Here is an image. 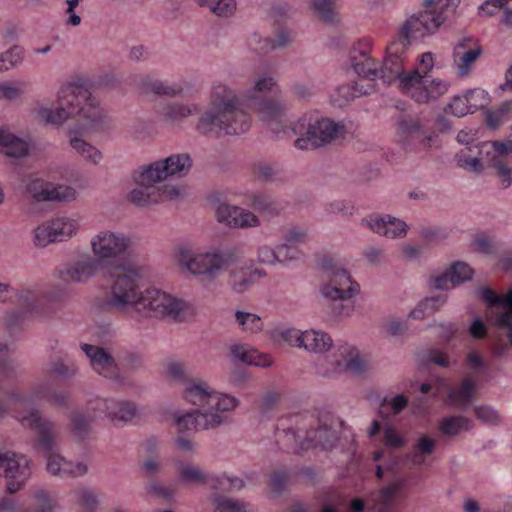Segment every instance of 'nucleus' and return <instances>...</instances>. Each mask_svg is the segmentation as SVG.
<instances>
[{
    "label": "nucleus",
    "mask_w": 512,
    "mask_h": 512,
    "mask_svg": "<svg viewBox=\"0 0 512 512\" xmlns=\"http://www.w3.org/2000/svg\"><path fill=\"white\" fill-rule=\"evenodd\" d=\"M64 290L56 287L39 293L34 287H24L15 293L17 308L6 313L4 321L8 328L20 326L25 320L40 317L50 312V306L60 303Z\"/></svg>",
    "instance_id": "f8f14e48"
},
{
    "label": "nucleus",
    "mask_w": 512,
    "mask_h": 512,
    "mask_svg": "<svg viewBox=\"0 0 512 512\" xmlns=\"http://www.w3.org/2000/svg\"><path fill=\"white\" fill-rule=\"evenodd\" d=\"M229 351L235 359L248 365L266 368L273 363V359L269 354L262 353L245 344H232L229 347Z\"/></svg>",
    "instance_id": "2f4dec72"
},
{
    "label": "nucleus",
    "mask_w": 512,
    "mask_h": 512,
    "mask_svg": "<svg viewBox=\"0 0 512 512\" xmlns=\"http://www.w3.org/2000/svg\"><path fill=\"white\" fill-rule=\"evenodd\" d=\"M466 364L471 371L458 385L447 387L448 402L457 408L467 407L476 398L481 376L488 370L484 360L476 352H470L467 355Z\"/></svg>",
    "instance_id": "dca6fc26"
},
{
    "label": "nucleus",
    "mask_w": 512,
    "mask_h": 512,
    "mask_svg": "<svg viewBox=\"0 0 512 512\" xmlns=\"http://www.w3.org/2000/svg\"><path fill=\"white\" fill-rule=\"evenodd\" d=\"M277 83L267 71L255 69L252 74V86L245 90L240 98L229 86L216 83L210 95L211 106L205 110L195 123V130L201 135H239L248 131L250 115L247 110L256 113L263 121H280L283 103L268 96Z\"/></svg>",
    "instance_id": "f257e3e1"
},
{
    "label": "nucleus",
    "mask_w": 512,
    "mask_h": 512,
    "mask_svg": "<svg viewBox=\"0 0 512 512\" xmlns=\"http://www.w3.org/2000/svg\"><path fill=\"white\" fill-rule=\"evenodd\" d=\"M424 6L425 10L418 15L411 16L389 43V55L407 54L411 38L434 33L445 22L444 16H439L438 11L426 6V2Z\"/></svg>",
    "instance_id": "2eb2a0df"
},
{
    "label": "nucleus",
    "mask_w": 512,
    "mask_h": 512,
    "mask_svg": "<svg viewBox=\"0 0 512 512\" xmlns=\"http://www.w3.org/2000/svg\"><path fill=\"white\" fill-rule=\"evenodd\" d=\"M323 269L319 286L321 296L331 303L336 316L349 317L355 309L354 298L360 292L359 284L338 261L331 257L321 260Z\"/></svg>",
    "instance_id": "9d476101"
},
{
    "label": "nucleus",
    "mask_w": 512,
    "mask_h": 512,
    "mask_svg": "<svg viewBox=\"0 0 512 512\" xmlns=\"http://www.w3.org/2000/svg\"><path fill=\"white\" fill-rule=\"evenodd\" d=\"M473 427V421L462 415L444 417L439 423V431L448 437L456 436L461 432L469 431Z\"/></svg>",
    "instance_id": "ea45409f"
},
{
    "label": "nucleus",
    "mask_w": 512,
    "mask_h": 512,
    "mask_svg": "<svg viewBox=\"0 0 512 512\" xmlns=\"http://www.w3.org/2000/svg\"><path fill=\"white\" fill-rule=\"evenodd\" d=\"M446 299V295L443 293L428 297L421 301L417 307L410 312L409 316L413 319H423L426 316L432 315L445 304Z\"/></svg>",
    "instance_id": "49530a36"
},
{
    "label": "nucleus",
    "mask_w": 512,
    "mask_h": 512,
    "mask_svg": "<svg viewBox=\"0 0 512 512\" xmlns=\"http://www.w3.org/2000/svg\"><path fill=\"white\" fill-rule=\"evenodd\" d=\"M371 48L372 40L369 38L361 39L355 43L350 51V65L354 72L359 76L371 80L380 78L388 84V80H386L384 77V70L386 67V62L390 56L389 44L386 47V56L380 68L378 67L376 60L370 55Z\"/></svg>",
    "instance_id": "6ab92c4d"
},
{
    "label": "nucleus",
    "mask_w": 512,
    "mask_h": 512,
    "mask_svg": "<svg viewBox=\"0 0 512 512\" xmlns=\"http://www.w3.org/2000/svg\"><path fill=\"white\" fill-rule=\"evenodd\" d=\"M137 414L136 405L129 400L112 399L109 420L114 424L130 422Z\"/></svg>",
    "instance_id": "a19ab883"
},
{
    "label": "nucleus",
    "mask_w": 512,
    "mask_h": 512,
    "mask_svg": "<svg viewBox=\"0 0 512 512\" xmlns=\"http://www.w3.org/2000/svg\"><path fill=\"white\" fill-rule=\"evenodd\" d=\"M77 192L75 188L70 185L54 184L50 185V195H48L49 201H72L76 198Z\"/></svg>",
    "instance_id": "864d4df0"
},
{
    "label": "nucleus",
    "mask_w": 512,
    "mask_h": 512,
    "mask_svg": "<svg viewBox=\"0 0 512 512\" xmlns=\"http://www.w3.org/2000/svg\"><path fill=\"white\" fill-rule=\"evenodd\" d=\"M368 367V360L365 356L361 355L357 348L344 344L338 347L336 354L327 367L318 365L316 371L321 376L333 377L345 371L360 374L366 371Z\"/></svg>",
    "instance_id": "a211bd4d"
},
{
    "label": "nucleus",
    "mask_w": 512,
    "mask_h": 512,
    "mask_svg": "<svg viewBox=\"0 0 512 512\" xmlns=\"http://www.w3.org/2000/svg\"><path fill=\"white\" fill-rule=\"evenodd\" d=\"M398 140L414 149H430L436 144L437 135L425 128L418 117L404 115L397 122Z\"/></svg>",
    "instance_id": "412c9836"
},
{
    "label": "nucleus",
    "mask_w": 512,
    "mask_h": 512,
    "mask_svg": "<svg viewBox=\"0 0 512 512\" xmlns=\"http://www.w3.org/2000/svg\"><path fill=\"white\" fill-rule=\"evenodd\" d=\"M28 143L11 133L7 128L0 127V150L11 157H22L28 152Z\"/></svg>",
    "instance_id": "e433bc0d"
},
{
    "label": "nucleus",
    "mask_w": 512,
    "mask_h": 512,
    "mask_svg": "<svg viewBox=\"0 0 512 512\" xmlns=\"http://www.w3.org/2000/svg\"><path fill=\"white\" fill-rule=\"evenodd\" d=\"M244 487L242 479L226 473L214 475L211 479V489L221 492L238 491Z\"/></svg>",
    "instance_id": "09e8293b"
},
{
    "label": "nucleus",
    "mask_w": 512,
    "mask_h": 512,
    "mask_svg": "<svg viewBox=\"0 0 512 512\" xmlns=\"http://www.w3.org/2000/svg\"><path fill=\"white\" fill-rule=\"evenodd\" d=\"M474 413L478 420L487 425H499L502 422L499 412L489 405L475 406Z\"/></svg>",
    "instance_id": "5fc2aeb1"
},
{
    "label": "nucleus",
    "mask_w": 512,
    "mask_h": 512,
    "mask_svg": "<svg viewBox=\"0 0 512 512\" xmlns=\"http://www.w3.org/2000/svg\"><path fill=\"white\" fill-rule=\"evenodd\" d=\"M435 66V55L432 52H424L416 58L414 67L407 71H417L418 74L431 75L430 72Z\"/></svg>",
    "instance_id": "bf43d9fd"
},
{
    "label": "nucleus",
    "mask_w": 512,
    "mask_h": 512,
    "mask_svg": "<svg viewBox=\"0 0 512 512\" xmlns=\"http://www.w3.org/2000/svg\"><path fill=\"white\" fill-rule=\"evenodd\" d=\"M81 349L89 358L90 365L97 374L111 380H121L120 370L115 359L105 349L89 344H83Z\"/></svg>",
    "instance_id": "a878e982"
},
{
    "label": "nucleus",
    "mask_w": 512,
    "mask_h": 512,
    "mask_svg": "<svg viewBox=\"0 0 512 512\" xmlns=\"http://www.w3.org/2000/svg\"><path fill=\"white\" fill-rule=\"evenodd\" d=\"M80 228L79 219L71 215H58L44 221L33 230V243L37 247L64 242L75 236Z\"/></svg>",
    "instance_id": "f3484780"
},
{
    "label": "nucleus",
    "mask_w": 512,
    "mask_h": 512,
    "mask_svg": "<svg viewBox=\"0 0 512 512\" xmlns=\"http://www.w3.org/2000/svg\"><path fill=\"white\" fill-rule=\"evenodd\" d=\"M472 276V269L464 262L454 263L450 269L434 278L433 286L436 289L448 290L467 281Z\"/></svg>",
    "instance_id": "7c9ffc66"
},
{
    "label": "nucleus",
    "mask_w": 512,
    "mask_h": 512,
    "mask_svg": "<svg viewBox=\"0 0 512 512\" xmlns=\"http://www.w3.org/2000/svg\"><path fill=\"white\" fill-rule=\"evenodd\" d=\"M299 257L300 251L296 247L286 243L285 241L277 245V263L297 260Z\"/></svg>",
    "instance_id": "338daca9"
},
{
    "label": "nucleus",
    "mask_w": 512,
    "mask_h": 512,
    "mask_svg": "<svg viewBox=\"0 0 512 512\" xmlns=\"http://www.w3.org/2000/svg\"><path fill=\"white\" fill-rule=\"evenodd\" d=\"M290 41V34L285 31H281L274 40L264 38L259 33L255 32L247 38V46L250 50L258 54H266L273 49L284 47Z\"/></svg>",
    "instance_id": "72a5a7b5"
},
{
    "label": "nucleus",
    "mask_w": 512,
    "mask_h": 512,
    "mask_svg": "<svg viewBox=\"0 0 512 512\" xmlns=\"http://www.w3.org/2000/svg\"><path fill=\"white\" fill-rule=\"evenodd\" d=\"M75 500L86 512H94L99 504L97 493L86 487H78L73 492Z\"/></svg>",
    "instance_id": "8fccbe9b"
},
{
    "label": "nucleus",
    "mask_w": 512,
    "mask_h": 512,
    "mask_svg": "<svg viewBox=\"0 0 512 512\" xmlns=\"http://www.w3.org/2000/svg\"><path fill=\"white\" fill-rule=\"evenodd\" d=\"M99 268L101 266L98 261L86 254L76 261L58 267L55 275L66 282L85 283L96 275Z\"/></svg>",
    "instance_id": "393cba45"
},
{
    "label": "nucleus",
    "mask_w": 512,
    "mask_h": 512,
    "mask_svg": "<svg viewBox=\"0 0 512 512\" xmlns=\"http://www.w3.org/2000/svg\"><path fill=\"white\" fill-rule=\"evenodd\" d=\"M191 166L189 154L180 153L139 167L132 174L136 187L128 194V200L145 207L177 197L179 191L175 186L161 183L170 176L186 175Z\"/></svg>",
    "instance_id": "423d86ee"
},
{
    "label": "nucleus",
    "mask_w": 512,
    "mask_h": 512,
    "mask_svg": "<svg viewBox=\"0 0 512 512\" xmlns=\"http://www.w3.org/2000/svg\"><path fill=\"white\" fill-rule=\"evenodd\" d=\"M166 374L175 381H185L187 377L186 365L180 360L170 359L165 363Z\"/></svg>",
    "instance_id": "680f3d73"
},
{
    "label": "nucleus",
    "mask_w": 512,
    "mask_h": 512,
    "mask_svg": "<svg viewBox=\"0 0 512 512\" xmlns=\"http://www.w3.org/2000/svg\"><path fill=\"white\" fill-rule=\"evenodd\" d=\"M51 182L37 175H30L24 180V195L36 202H48Z\"/></svg>",
    "instance_id": "4c0bfd02"
},
{
    "label": "nucleus",
    "mask_w": 512,
    "mask_h": 512,
    "mask_svg": "<svg viewBox=\"0 0 512 512\" xmlns=\"http://www.w3.org/2000/svg\"><path fill=\"white\" fill-rule=\"evenodd\" d=\"M81 0H65L64 15L66 24L70 26H79L81 24V16L78 8Z\"/></svg>",
    "instance_id": "69168bd1"
},
{
    "label": "nucleus",
    "mask_w": 512,
    "mask_h": 512,
    "mask_svg": "<svg viewBox=\"0 0 512 512\" xmlns=\"http://www.w3.org/2000/svg\"><path fill=\"white\" fill-rule=\"evenodd\" d=\"M42 400L54 406H67V395L54 390L48 381L36 385L29 395L13 392L8 396L7 401L1 402V404L6 406L7 411L17 408L27 409L25 412H17L16 418L22 426L30 428L36 433V446L47 454V471L49 473L62 478L83 476L88 470L84 463H73L60 454L53 453L57 438L54 423L44 419L39 410L30 408L34 401Z\"/></svg>",
    "instance_id": "7ed1b4c3"
},
{
    "label": "nucleus",
    "mask_w": 512,
    "mask_h": 512,
    "mask_svg": "<svg viewBox=\"0 0 512 512\" xmlns=\"http://www.w3.org/2000/svg\"><path fill=\"white\" fill-rule=\"evenodd\" d=\"M219 512H247L246 506L237 500L230 498H219L215 500Z\"/></svg>",
    "instance_id": "774afa93"
},
{
    "label": "nucleus",
    "mask_w": 512,
    "mask_h": 512,
    "mask_svg": "<svg viewBox=\"0 0 512 512\" xmlns=\"http://www.w3.org/2000/svg\"><path fill=\"white\" fill-rule=\"evenodd\" d=\"M235 322L239 329L247 334H257L263 330L264 323L260 316L252 312L237 310Z\"/></svg>",
    "instance_id": "a18cd8bd"
},
{
    "label": "nucleus",
    "mask_w": 512,
    "mask_h": 512,
    "mask_svg": "<svg viewBox=\"0 0 512 512\" xmlns=\"http://www.w3.org/2000/svg\"><path fill=\"white\" fill-rule=\"evenodd\" d=\"M362 222L373 232L392 239L405 236L407 230L404 221L388 214L371 215Z\"/></svg>",
    "instance_id": "cd10ccee"
},
{
    "label": "nucleus",
    "mask_w": 512,
    "mask_h": 512,
    "mask_svg": "<svg viewBox=\"0 0 512 512\" xmlns=\"http://www.w3.org/2000/svg\"><path fill=\"white\" fill-rule=\"evenodd\" d=\"M141 88L144 93H153L159 96L174 97L183 92V87L178 83L162 81L151 77L142 79Z\"/></svg>",
    "instance_id": "58836bf2"
},
{
    "label": "nucleus",
    "mask_w": 512,
    "mask_h": 512,
    "mask_svg": "<svg viewBox=\"0 0 512 512\" xmlns=\"http://www.w3.org/2000/svg\"><path fill=\"white\" fill-rule=\"evenodd\" d=\"M465 96L467 98L469 108H471V113L486 107L490 102L488 93L479 88L467 91Z\"/></svg>",
    "instance_id": "6e6d98bb"
},
{
    "label": "nucleus",
    "mask_w": 512,
    "mask_h": 512,
    "mask_svg": "<svg viewBox=\"0 0 512 512\" xmlns=\"http://www.w3.org/2000/svg\"><path fill=\"white\" fill-rule=\"evenodd\" d=\"M0 58L1 62L7 65L4 70H8L11 67L22 63L24 58V49L20 46H14L8 51L1 53Z\"/></svg>",
    "instance_id": "e2e57ef3"
},
{
    "label": "nucleus",
    "mask_w": 512,
    "mask_h": 512,
    "mask_svg": "<svg viewBox=\"0 0 512 512\" xmlns=\"http://www.w3.org/2000/svg\"><path fill=\"white\" fill-rule=\"evenodd\" d=\"M367 90H363V86L358 82H353L339 86L332 95V101L335 105L341 107L357 97L367 94Z\"/></svg>",
    "instance_id": "c03bdc74"
},
{
    "label": "nucleus",
    "mask_w": 512,
    "mask_h": 512,
    "mask_svg": "<svg viewBox=\"0 0 512 512\" xmlns=\"http://www.w3.org/2000/svg\"><path fill=\"white\" fill-rule=\"evenodd\" d=\"M482 299L487 303L489 317L495 324L512 330V291L499 295L491 288H484Z\"/></svg>",
    "instance_id": "5701e85b"
},
{
    "label": "nucleus",
    "mask_w": 512,
    "mask_h": 512,
    "mask_svg": "<svg viewBox=\"0 0 512 512\" xmlns=\"http://www.w3.org/2000/svg\"><path fill=\"white\" fill-rule=\"evenodd\" d=\"M332 346L333 340L327 332L316 329L304 331L303 348L305 350L317 354H323L329 351Z\"/></svg>",
    "instance_id": "c9c22d12"
},
{
    "label": "nucleus",
    "mask_w": 512,
    "mask_h": 512,
    "mask_svg": "<svg viewBox=\"0 0 512 512\" xmlns=\"http://www.w3.org/2000/svg\"><path fill=\"white\" fill-rule=\"evenodd\" d=\"M407 487L406 478H397L381 489L372 505L373 512H391L392 506L399 495H404Z\"/></svg>",
    "instance_id": "c756f323"
},
{
    "label": "nucleus",
    "mask_w": 512,
    "mask_h": 512,
    "mask_svg": "<svg viewBox=\"0 0 512 512\" xmlns=\"http://www.w3.org/2000/svg\"><path fill=\"white\" fill-rule=\"evenodd\" d=\"M155 112L165 126L180 130L189 117L201 112V106L192 101H162L156 106Z\"/></svg>",
    "instance_id": "4be33fe9"
},
{
    "label": "nucleus",
    "mask_w": 512,
    "mask_h": 512,
    "mask_svg": "<svg viewBox=\"0 0 512 512\" xmlns=\"http://www.w3.org/2000/svg\"><path fill=\"white\" fill-rule=\"evenodd\" d=\"M512 111V103L505 102L498 109L489 111L486 115V122L490 127H498L505 120L506 116Z\"/></svg>",
    "instance_id": "052dcab7"
},
{
    "label": "nucleus",
    "mask_w": 512,
    "mask_h": 512,
    "mask_svg": "<svg viewBox=\"0 0 512 512\" xmlns=\"http://www.w3.org/2000/svg\"><path fill=\"white\" fill-rule=\"evenodd\" d=\"M436 440L428 435H422L417 440L411 452V461L415 466L425 465L427 458L434 452Z\"/></svg>",
    "instance_id": "79ce46f5"
},
{
    "label": "nucleus",
    "mask_w": 512,
    "mask_h": 512,
    "mask_svg": "<svg viewBox=\"0 0 512 512\" xmlns=\"http://www.w3.org/2000/svg\"><path fill=\"white\" fill-rule=\"evenodd\" d=\"M32 462L24 454L0 453V468H3L6 488L10 494L22 490L31 477Z\"/></svg>",
    "instance_id": "aec40b11"
},
{
    "label": "nucleus",
    "mask_w": 512,
    "mask_h": 512,
    "mask_svg": "<svg viewBox=\"0 0 512 512\" xmlns=\"http://www.w3.org/2000/svg\"><path fill=\"white\" fill-rule=\"evenodd\" d=\"M32 113L43 124L61 127L71 116L77 115L85 133L103 131L107 127V114L80 80L61 84L56 102L43 99L34 103Z\"/></svg>",
    "instance_id": "39448f33"
},
{
    "label": "nucleus",
    "mask_w": 512,
    "mask_h": 512,
    "mask_svg": "<svg viewBox=\"0 0 512 512\" xmlns=\"http://www.w3.org/2000/svg\"><path fill=\"white\" fill-rule=\"evenodd\" d=\"M216 218L218 222L232 228H252L260 225V221L254 213L225 203L217 207Z\"/></svg>",
    "instance_id": "bb28decb"
},
{
    "label": "nucleus",
    "mask_w": 512,
    "mask_h": 512,
    "mask_svg": "<svg viewBox=\"0 0 512 512\" xmlns=\"http://www.w3.org/2000/svg\"><path fill=\"white\" fill-rule=\"evenodd\" d=\"M425 2L426 6L438 11L439 16H444V21H446L455 12L460 0H425Z\"/></svg>",
    "instance_id": "4d7b16f0"
},
{
    "label": "nucleus",
    "mask_w": 512,
    "mask_h": 512,
    "mask_svg": "<svg viewBox=\"0 0 512 512\" xmlns=\"http://www.w3.org/2000/svg\"><path fill=\"white\" fill-rule=\"evenodd\" d=\"M266 276L265 271L246 267L236 268L230 273V285L236 293L247 291L255 282Z\"/></svg>",
    "instance_id": "473e14b6"
},
{
    "label": "nucleus",
    "mask_w": 512,
    "mask_h": 512,
    "mask_svg": "<svg viewBox=\"0 0 512 512\" xmlns=\"http://www.w3.org/2000/svg\"><path fill=\"white\" fill-rule=\"evenodd\" d=\"M176 470L179 480L183 483L207 485L211 488V479L214 475L207 474L199 466L187 462H177Z\"/></svg>",
    "instance_id": "f704fd0d"
},
{
    "label": "nucleus",
    "mask_w": 512,
    "mask_h": 512,
    "mask_svg": "<svg viewBox=\"0 0 512 512\" xmlns=\"http://www.w3.org/2000/svg\"><path fill=\"white\" fill-rule=\"evenodd\" d=\"M112 398H94L86 405L87 415L82 412H75L71 416V425L74 435L79 438L85 437L90 431V424L93 419L106 416L109 419Z\"/></svg>",
    "instance_id": "b1692460"
},
{
    "label": "nucleus",
    "mask_w": 512,
    "mask_h": 512,
    "mask_svg": "<svg viewBox=\"0 0 512 512\" xmlns=\"http://www.w3.org/2000/svg\"><path fill=\"white\" fill-rule=\"evenodd\" d=\"M299 135L295 146L300 150L315 149L343 137L344 125L324 118L318 112H310L299 119L293 127Z\"/></svg>",
    "instance_id": "4468645a"
},
{
    "label": "nucleus",
    "mask_w": 512,
    "mask_h": 512,
    "mask_svg": "<svg viewBox=\"0 0 512 512\" xmlns=\"http://www.w3.org/2000/svg\"><path fill=\"white\" fill-rule=\"evenodd\" d=\"M295 428H284L281 422L278 426L277 435L281 433L287 439V446L291 448L308 449L312 446H320L323 449L331 448L337 440V432L312 415L293 416Z\"/></svg>",
    "instance_id": "9b49d317"
},
{
    "label": "nucleus",
    "mask_w": 512,
    "mask_h": 512,
    "mask_svg": "<svg viewBox=\"0 0 512 512\" xmlns=\"http://www.w3.org/2000/svg\"><path fill=\"white\" fill-rule=\"evenodd\" d=\"M174 261L180 271L194 277L215 279L239 258L236 247L196 248L181 244L174 250Z\"/></svg>",
    "instance_id": "6e6552de"
},
{
    "label": "nucleus",
    "mask_w": 512,
    "mask_h": 512,
    "mask_svg": "<svg viewBox=\"0 0 512 512\" xmlns=\"http://www.w3.org/2000/svg\"><path fill=\"white\" fill-rule=\"evenodd\" d=\"M309 236L305 229L300 227H292L285 231L283 241L297 248L298 245L308 241Z\"/></svg>",
    "instance_id": "0e129e2a"
},
{
    "label": "nucleus",
    "mask_w": 512,
    "mask_h": 512,
    "mask_svg": "<svg viewBox=\"0 0 512 512\" xmlns=\"http://www.w3.org/2000/svg\"><path fill=\"white\" fill-rule=\"evenodd\" d=\"M245 197V204L260 213L274 215L279 212L278 204L265 193H249Z\"/></svg>",
    "instance_id": "37998d69"
},
{
    "label": "nucleus",
    "mask_w": 512,
    "mask_h": 512,
    "mask_svg": "<svg viewBox=\"0 0 512 512\" xmlns=\"http://www.w3.org/2000/svg\"><path fill=\"white\" fill-rule=\"evenodd\" d=\"M406 61L407 54L390 55L384 70L388 84H394L401 94L418 104H432L448 93V80L406 71Z\"/></svg>",
    "instance_id": "0eeeda50"
},
{
    "label": "nucleus",
    "mask_w": 512,
    "mask_h": 512,
    "mask_svg": "<svg viewBox=\"0 0 512 512\" xmlns=\"http://www.w3.org/2000/svg\"><path fill=\"white\" fill-rule=\"evenodd\" d=\"M131 247L132 240L130 237L120 231L103 229L90 239L91 252L101 268H116L113 280L117 274L122 272L124 267L133 265L132 263L122 262L130 255Z\"/></svg>",
    "instance_id": "ddd939ff"
},
{
    "label": "nucleus",
    "mask_w": 512,
    "mask_h": 512,
    "mask_svg": "<svg viewBox=\"0 0 512 512\" xmlns=\"http://www.w3.org/2000/svg\"><path fill=\"white\" fill-rule=\"evenodd\" d=\"M144 273L139 265L124 267L116 275L106 298L107 306L136 317L169 318L183 321L193 314L192 305L157 288L141 291Z\"/></svg>",
    "instance_id": "f03ea898"
},
{
    "label": "nucleus",
    "mask_w": 512,
    "mask_h": 512,
    "mask_svg": "<svg viewBox=\"0 0 512 512\" xmlns=\"http://www.w3.org/2000/svg\"><path fill=\"white\" fill-rule=\"evenodd\" d=\"M480 54L481 48L473 38H465L459 42L453 52L459 75H467Z\"/></svg>",
    "instance_id": "c85d7f7f"
},
{
    "label": "nucleus",
    "mask_w": 512,
    "mask_h": 512,
    "mask_svg": "<svg viewBox=\"0 0 512 512\" xmlns=\"http://www.w3.org/2000/svg\"><path fill=\"white\" fill-rule=\"evenodd\" d=\"M69 143L77 154L93 164H98L103 158L100 150L79 136L71 137Z\"/></svg>",
    "instance_id": "de8ad7c7"
},
{
    "label": "nucleus",
    "mask_w": 512,
    "mask_h": 512,
    "mask_svg": "<svg viewBox=\"0 0 512 512\" xmlns=\"http://www.w3.org/2000/svg\"><path fill=\"white\" fill-rule=\"evenodd\" d=\"M77 370L78 368L74 363L58 358L50 362L47 372L51 376L70 378L77 373Z\"/></svg>",
    "instance_id": "603ef678"
},
{
    "label": "nucleus",
    "mask_w": 512,
    "mask_h": 512,
    "mask_svg": "<svg viewBox=\"0 0 512 512\" xmlns=\"http://www.w3.org/2000/svg\"><path fill=\"white\" fill-rule=\"evenodd\" d=\"M183 397L197 407L193 411L176 412L172 416V423L178 433L175 444L185 452L194 450V443L188 436L183 435L185 432L215 429L226 422L227 414L239 405L236 397L218 392L200 379L186 383Z\"/></svg>",
    "instance_id": "20e7f679"
},
{
    "label": "nucleus",
    "mask_w": 512,
    "mask_h": 512,
    "mask_svg": "<svg viewBox=\"0 0 512 512\" xmlns=\"http://www.w3.org/2000/svg\"><path fill=\"white\" fill-rule=\"evenodd\" d=\"M445 112L450 113L456 117H463L471 113V108H469V104L465 94L463 96H454L447 104Z\"/></svg>",
    "instance_id": "13d9d810"
},
{
    "label": "nucleus",
    "mask_w": 512,
    "mask_h": 512,
    "mask_svg": "<svg viewBox=\"0 0 512 512\" xmlns=\"http://www.w3.org/2000/svg\"><path fill=\"white\" fill-rule=\"evenodd\" d=\"M312 8L324 22L333 23L339 19L334 0H312Z\"/></svg>",
    "instance_id": "3c124183"
},
{
    "label": "nucleus",
    "mask_w": 512,
    "mask_h": 512,
    "mask_svg": "<svg viewBox=\"0 0 512 512\" xmlns=\"http://www.w3.org/2000/svg\"><path fill=\"white\" fill-rule=\"evenodd\" d=\"M460 167L482 172L485 166L493 168L504 189L512 185V145L502 141H486L473 147H466L456 155Z\"/></svg>",
    "instance_id": "1a4fd4ad"
}]
</instances>
